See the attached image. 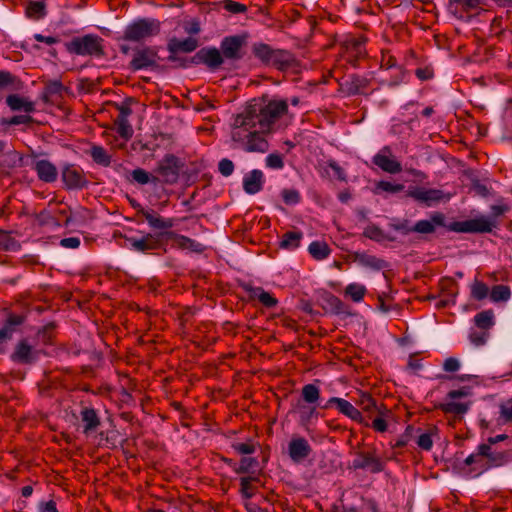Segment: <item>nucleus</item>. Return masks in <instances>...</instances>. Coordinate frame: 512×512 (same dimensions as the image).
<instances>
[{"instance_id":"f257e3e1","label":"nucleus","mask_w":512,"mask_h":512,"mask_svg":"<svg viewBox=\"0 0 512 512\" xmlns=\"http://www.w3.org/2000/svg\"><path fill=\"white\" fill-rule=\"evenodd\" d=\"M287 113L288 102L285 99H271L265 104L253 99L236 115V123L238 126H258L271 132L273 125Z\"/></svg>"},{"instance_id":"f03ea898","label":"nucleus","mask_w":512,"mask_h":512,"mask_svg":"<svg viewBox=\"0 0 512 512\" xmlns=\"http://www.w3.org/2000/svg\"><path fill=\"white\" fill-rule=\"evenodd\" d=\"M446 217L441 212H434L430 220H420L413 226V232L430 234L435 231V226L446 227L449 231L457 233H489L494 227L489 219L479 217L465 221H454L446 224Z\"/></svg>"},{"instance_id":"7ed1b4c3","label":"nucleus","mask_w":512,"mask_h":512,"mask_svg":"<svg viewBox=\"0 0 512 512\" xmlns=\"http://www.w3.org/2000/svg\"><path fill=\"white\" fill-rule=\"evenodd\" d=\"M269 133L258 126H238L235 117L231 137L248 153H265L269 150V142L265 137Z\"/></svg>"},{"instance_id":"20e7f679","label":"nucleus","mask_w":512,"mask_h":512,"mask_svg":"<svg viewBox=\"0 0 512 512\" xmlns=\"http://www.w3.org/2000/svg\"><path fill=\"white\" fill-rule=\"evenodd\" d=\"M104 40L95 34L77 36L65 43V48L70 54L90 57L105 56Z\"/></svg>"},{"instance_id":"39448f33","label":"nucleus","mask_w":512,"mask_h":512,"mask_svg":"<svg viewBox=\"0 0 512 512\" xmlns=\"http://www.w3.org/2000/svg\"><path fill=\"white\" fill-rule=\"evenodd\" d=\"M160 22L156 19L142 18L129 24L123 33V39L131 42H141L159 34Z\"/></svg>"},{"instance_id":"423d86ee","label":"nucleus","mask_w":512,"mask_h":512,"mask_svg":"<svg viewBox=\"0 0 512 512\" xmlns=\"http://www.w3.org/2000/svg\"><path fill=\"white\" fill-rule=\"evenodd\" d=\"M158 59L159 56L156 47H138L134 50L133 57L129 63V68L132 71H138L142 69L157 70L160 68Z\"/></svg>"},{"instance_id":"0eeeda50","label":"nucleus","mask_w":512,"mask_h":512,"mask_svg":"<svg viewBox=\"0 0 512 512\" xmlns=\"http://www.w3.org/2000/svg\"><path fill=\"white\" fill-rule=\"evenodd\" d=\"M61 179L66 190H82L89 185L84 170L76 164H65L62 167Z\"/></svg>"},{"instance_id":"6e6552de","label":"nucleus","mask_w":512,"mask_h":512,"mask_svg":"<svg viewBox=\"0 0 512 512\" xmlns=\"http://www.w3.org/2000/svg\"><path fill=\"white\" fill-rule=\"evenodd\" d=\"M180 168L179 158L173 154H167L158 162L155 173L158 175L159 182L174 184L179 178Z\"/></svg>"},{"instance_id":"1a4fd4ad","label":"nucleus","mask_w":512,"mask_h":512,"mask_svg":"<svg viewBox=\"0 0 512 512\" xmlns=\"http://www.w3.org/2000/svg\"><path fill=\"white\" fill-rule=\"evenodd\" d=\"M189 61L195 65L204 64L209 70L215 71L224 63V58L219 49L215 47H204L190 57Z\"/></svg>"},{"instance_id":"9d476101","label":"nucleus","mask_w":512,"mask_h":512,"mask_svg":"<svg viewBox=\"0 0 512 512\" xmlns=\"http://www.w3.org/2000/svg\"><path fill=\"white\" fill-rule=\"evenodd\" d=\"M333 405L336 406L337 410L341 414L357 423L369 427V423L365 421V418L362 416L361 412L349 401L339 397H331L323 406V408L328 409Z\"/></svg>"},{"instance_id":"9b49d317","label":"nucleus","mask_w":512,"mask_h":512,"mask_svg":"<svg viewBox=\"0 0 512 512\" xmlns=\"http://www.w3.org/2000/svg\"><path fill=\"white\" fill-rule=\"evenodd\" d=\"M244 45L245 36H228L221 41L220 51L224 59L240 60L243 57L242 48Z\"/></svg>"},{"instance_id":"f8f14e48","label":"nucleus","mask_w":512,"mask_h":512,"mask_svg":"<svg viewBox=\"0 0 512 512\" xmlns=\"http://www.w3.org/2000/svg\"><path fill=\"white\" fill-rule=\"evenodd\" d=\"M369 85L370 80L368 78L353 74L339 82V92L345 96L365 94V90Z\"/></svg>"},{"instance_id":"ddd939ff","label":"nucleus","mask_w":512,"mask_h":512,"mask_svg":"<svg viewBox=\"0 0 512 512\" xmlns=\"http://www.w3.org/2000/svg\"><path fill=\"white\" fill-rule=\"evenodd\" d=\"M372 162L381 170L390 174H397L402 171L401 163L392 156V151L389 146L383 147L380 152L373 157Z\"/></svg>"},{"instance_id":"4468645a","label":"nucleus","mask_w":512,"mask_h":512,"mask_svg":"<svg viewBox=\"0 0 512 512\" xmlns=\"http://www.w3.org/2000/svg\"><path fill=\"white\" fill-rule=\"evenodd\" d=\"M161 235L162 234L147 233L140 238L128 237L126 239L133 250L146 253L161 248Z\"/></svg>"},{"instance_id":"2eb2a0df","label":"nucleus","mask_w":512,"mask_h":512,"mask_svg":"<svg viewBox=\"0 0 512 512\" xmlns=\"http://www.w3.org/2000/svg\"><path fill=\"white\" fill-rule=\"evenodd\" d=\"M354 469H369L372 473L381 472L384 465L376 456L375 452H356V458L353 460Z\"/></svg>"},{"instance_id":"dca6fc26","label":"nucleus","mask_w":512,"mask_h":512,"mask_svg":"<svg viewBox=\"0 0 512 512\" xmlns=\"http://www.w3.org/2000/svg\"><path fill=\"white\" fill-rule=\"evenodd\" d=\"M312 452L309 442L304 437H293L288 444V454L294 463H300Z\"/></svg>"},{"instance_id":"f3484780","label":"nucleus","mask_w":512,"mask_h":512,"mask_svg":"<svg viewBox=\"0 0 512 512\" xmlns=\"http://www.w3.org/2000/svg\"><path fill=\"white\" fill-rule=\"evenodd\" d=\"M488 446L480 444L477 448V452L469 455L464 463L466 466H472L471 471L481 474L489 470L488 457H486V451Z\"/></svg>"},{"instance_id":"a211bd4d","label":"nucleus","mask_w":512,"mask_h":512,"mask_svg":"<svg viewBox=\"0 0 512 512\" xmlns=\"http://www.w3.org/2000/svg\"><path fill=\"white\" fill-rule=\"evenodd\" d=\"M32 168L35 170L38 179L44 183H53L57 180V167L49 160H36Z\"/></svg>"},{"instance_id":"6ab92c4d","label":"nucleus","mask_w":512,"mask_h":512,"mask_svg":"<svg viewBox=\"0 0 512 512\" xmlns=\"http://www.w3.org/2000/svg\"><path fill=\"white\" fill-rule=\"evenodd\" d=\"M269 65L277 68L280 71H287L297 67L298 61L291 52L287 50L275 49Z\"/></svg>"},{"instance_id":"aec40b11","label":"nucleus","mask_w":512,"mask_h":512,"mask_svg":"<svg viewBox=\"0 0 512 512\" xmlns=\"http://www.w3.org/2000/svg\"><path fill=\"white\" fill-rule=\"evenodd\" d=\"M485 445L488 446L486 457H488L489 469L502 467L512 462V449L498 450L490 444Z\"/></svg>"},{"instance_id":"412c9836","label":"nucleus","mask_w":512,"mask_h":512,"mask_svg":"<svg viewBox=\"0 0 512 512\" xmlns=\"http://www.w3.org/2000/svg\"><path fill=\"white\" fill-rule=\"evenodd\" d=\"M483 0H449L448 10L458 19H464L466 14L477 9Z\"/></svg>"},{"instance_id":"4be33fe9","label":"nucleus","mask_w":512,"mask_h":512,"mask_svg":"<svg viewBox=\"0 0 512 512\" xmlns=\"http://www.w3.org/2000/svg\"><path fill=\"white\" fill-rule=\"evenodd\" d=\"M138 215H142L153 229H170L174 226L173 219H164L154 210H146L139 206Z\"/></svg>"},{"instance_id":"5701e85b","label":"nucleus","mask_w":512,"mask_h":512,"mask_svg":"<svg viewBox=\"0 0 512 512\" xmlns=\"http://www.w3.org/2000/svg\"><path fill=\"white\" fill-rule=\"evenodd\" d=\"M407 195L427 205H430L432 202H439L444 198V193L438 189L416 188L409 191Z\"/></svg>"},{"instance_id":"b1692460","label":"nucleus","mask_w":512,"mask_h":512,"mask_svg":"<svg viewBox=\"0 0 512 512\" xmlns=\"http://www.w3.org/2000/svg\"><path fill=\"white\" fill-rule=\"evenodd\" d=\"M199 46V41L196 38L188 37L185 39L171 38L167 44L168 52H182L190 53L196 50Z\"/></svg>"},{"instance_id":"393cba45","label":"nucleus","mask_w":512,"mask_h":512,"mask_svg":"<svg viewBox=\"0 0 512 512\" xmlns=\"http://www.w3.org/2000/svg\"><path fill=\"white\" fill-rule=\"evenodd\" d=\"M264 176L261 170L254 169L243 179V189L247 194H256L262 190Z\"/></svg>"},{"instance_id":"a878e982","label":"nucleus","mask_w":512,"mask_h":512,"mask_svg":"<svg viewBox=\"0 0 512 512\" xmlns=\"http://www.w3.org/2000/svg\"><path fill=\"white\" fill-rule=\"evenodd\" d=\"M245 290L250 300L257 299L266 308H274L278 304V300L262 287L246 286Z\"/></svg>"},{"instance_id":"bb28decb","label":"nucleus","mask_w":512,"mask_h":512,"mask_svg":"<svg viewBox=\"0 0 512 512\" xmlns=\"http://www.w3.org/2000/svg\"><path fill=\"white\" fill-rule=\"evenodd\" d=\"M11 359L21 364H30L34 361L32 347L26 340H22L17 344L15 351L11 355Z\"/></svg>"},{"instance_id":"cd10ccee","label":"nucleus","mask_w":512,"mask_h":512,"mask_svg":"<svg viewBox=\"0 0 512 512\" xmlns=\"http://www.w3.org/2000/svg\"><path fill=\"white\" fill-rule=\"evenodd\" d=\"M353 260L360 265L373 270H381L387 267L386 261L367 253L355 252L353 254Z\"/></svg>"},{"instance_id":"c85d7f7f","label":"nucleus","mask_w":512,"mask_h":512,"mask_svg":"<svg viewBox=\"0 0 512 512\" xmlns=\"http://www.w3.org/2000/svg\"><path fill=\"white\" fill-rule=\"evenodd\" d=\"M25 317L18 314H9L4 326L0 329V341L12 338L17 327L23 324Z\"/></svg>"},{"instance_id":"c756f323","label":"nucleus","mask_w":512,"mask_h":512,"mask_svg":"<svg viewBox=\"0 0 512 512\" xmlns=\"http://www.w3.org/2000/svg\"><path fill=\"white\" fill-rule=\"evenodd\" d=\"M166 235L170 239H172L176 246L180 249H188L197 253H201L204 251L205 247L201 243L196 242L193 239H190L184 235H179L174 232H168L166 233Z\"/></svg>"},{"instance_id":"7c9ffc66","label":"nucleus","mask_w":512,"mask_h":512,"mask_svg":"<svg viewBox=\"0 0 512 512\" xmlns=\"http://www.w3.org/2000/svg\"><path fill=\"white\" fill-rule=\"evenodd\" d=\"M81 419L84 423L83 433L89 434L95 431L101 424L100 418L98 417L95 409L84 407L81 410Z\"/></svg>"},{"instance_id":"2f4dec72","label":"nucleus","mask_w":512,"mask_h":512,"mask_svg":"<svg viewBox=\"0 0 512 512\" xmlns=\"http://www.w3.org/2000/svg\"><path fill=\"white\" fill-rule=\"evenodd\" d=\"M6 103L13 111L23 110L26 113L35 111V105L33 102L28 101L27 99L20 97L17 94L8 95L6 98Z\"/></svg>"},{"instance_id":"473e14b6","label":"nucleus","mask_w":512,"mask_h":512,"mask_svg":"<svg viewBox=\"0 0 512 512\" xmlns=\"http://www.w3.org/2000/svg\"><path fill=\"white\" fill-rule=\"evenodd\" d=\"M302 237L303 234L301 232L288 231L283 234L279 246L282 249L294 250L299 247Z\"/></svg>"},{"instance_id":"72a5a7b5","label":"nucleus","mask_w":512,"mask_h":512,"mask_svg":"<svg viewBox=\"0 0 512 512\" xmlns=\"http://www.w3.org/2000/svg\"><path fill=\"white\" fill-rule=\"evenodd\" d=\"M470 407V402L468 403H458V402H447L440 403L435 406V408L440 409L442 412L446 414H454V415H463L465 414Z\"/></svg>"},{"instance_id":"f704fd0d","label":"nucleus","mask_w":512,"mask_h":512,"mask_svg":"<svg viewBox=\"0 0 512 512\" xmlns=\"http://www.w3.org/2000/svg\"><path fill=\"white\" fill-rule=\"evenodd\" d=\"M21 81L19 78L9 71H0V91L1 90H18L20 88Z\"/></svg>"},{"instance_id":"c9c22d12","label":"nucleus","mask_w":512,"mask_h":512,"mask_svg":"<svg viewBox=\"0 0 512 512\" xmlns=\"http://www.w3.org/2000/svg\"><path fill=\"white\" fill-rule=\"evenodd\" d=\"M474 322L479 329L489 330L495 324L494 312L492 310L479 312L475 315Z\"/></svg>"},{"instance_id":"e433bc0d","label":"nucleus","mask_w":512,"mask_h":512,"mask_svg":"<svg viewBox=\"0 0 512 512\" xmlns=\"http://www.w3.org/2000/svg\"><path fill=\"white\" fill-rule=\"evenodd\" d=\"M308 251L311 254V256L316 260H322L327 258L331 252L327 243L322 241L312 242L308 247Z\"/></svg>"},{"instance_id":"4c0bfd02","label":"nucleus","mask_w":512,"mask_h":512,"mask_svg":"<svg viewBox=\"0 0 512 512\" xmlns=\"http://www.w3.org/2000/svg\"><path fill=\"white\" fill-rule=\"evenodd\" d=\"M90 156L92 157L93 161L98 165L107 167L111 163V156L101 146L93 145L90 149Z\"/></svg>"},{"instance_id":"58836bf2","label":"nucleus","mask_w":512,"mask_h":512,"mask_svg":"<svg viewBox=\"0 0 512 512\" xmlns=\"http://www.w3.org/2000/svg\"><path fill=\"white\" fill-rule=\"evenodd\" d=\"M274 51L275 49H272L269 45L264 43L255 44L253 46L254 55L266 65L270 64Z\"/></svg>"},{"instance_id":"ea45409f","label":"nucleus","mask_w":512,"mask_h":512,"mask_svg":"<svg viewBox=\"0 0 512 512\" xmlns=\"http://www.w3.org/2000/svg\"><path fill=\"white\" fill-rule=\"evenodd\" d=\"M259 478L256 476H247L240 479V493L243 498L250 499L255 494V488L252 482H258Z\"/></svg>"},{"instance_id":"a19ab883","label":"nucleus","mask_w":512,"mask_h":512,"mask_svg":"<svg viewBox=\"0 0 512 512\" xmlns=\"http://www.w3.org/2000/svg\"><path fill=\"white\" fill-rule=\"evenodd\" d=\"M301 397L304 402L314 404L320 398V390L314 384H306L301 390Z\"/></svg>"},{"instance_id":"79ce46f5","label":"nucleus","mask_w":512,"mask_h":512,"mask_svg":"<svg viewBox=\"0 0 512 512\" xmlns=\"http://www.w3.org/2000/svg\"><path fill=\"white\" fill-rule=\"evenodd\" d=\"M363 236L371 240L381 242L384 240L394 241L393 237H389L376 225H369L363 231Z\"/></svg>"},{"instance_id":"37998d69","label":"nucleus","mask_w":512,"mask_h":512,"mask_svg":"<svg viewBox=\"0 0 512 512\" xmlns=\"http://www.w3.org/2000/svg\"><path fill=\"white\" fill-rule=\"evenodd\" d=\"M297 406L300 413V423L303 426L309 425L312 419L317 418L319 415L315 407L302 405L300 401L298 402Z\"/></svg>"},{"instance_id":"c03bdc74","label":"nucleus","mask_w":512,"mask_h":512,"mask_svg":"<svg viewBox=\"0 0 512 512\" xmlns=\"http://www.w3.org/2000/svg\"><path fill=\"white\" fill-rule=\"evenodd\" d=\"M510 296V288L502 284L493 286L490 292V298L494 302L507 301Z\"/></svg>"},{"instance_id":"a18cd8bd","label":"nucleus","mask_w":512,"mask_h":512,"mask_svg":"<svg viewBox=\"0 0 512 512\" xmlns=\"http://www.w3.org/2000/svg\"><path fill=\"white\" fill-rule=\"evenodd\" d=\"M131 176L134 181L139 184L145 185L149 182L158 183L159 178L153 175H150L146 170L142 168L134 169L131 173Z\"/></svg>"},{"instance_id":"49530a36","label":"nucleus","mask_w":512,"mask_h":512,"mask_svg":"<svg viewBox=\"0 0 512 512\" xmlns=\"http://www.w3.org/2000/svg\"><path fill=\"white\" fill-rule=\"evenodd\" d=\"M258 466V460L254 457H243L240 464L234 467V472L237 474H245L253 471Z\"/></svg>"},{"instance_id":"de8ad7c7","label":"nucleus","mask_w":512,"mask_h":512,"mask_svg":"<svg viewBox=\"0 0 512 512\" xmlns=\"http://www.w3.org/2000/svg\"><path fill=\"white\" fill-rule=\"evenodd\" d=\"M366 293V288L363 285L352 283L345 289V294L349 296L354 302H359L363 299Z\"/></svg>"},{"instance_id":"09e8293b","label":"nucleus","mask_w":512,"mask_h":512,"mask_svg":"<svg viewBox=\"0 0 512 512\" xmlns=\"http://www.w3.org/2000/svg\"><path fill=\"white\" fill-rule=\"evenodd\" d=\"M489 288L487 284L482 281L475 280L471 286V296L475 300H483L487 297Z\"/></svg>"},{"instance_id":"8fccbe9b","label":"nucleus","mask_w":512,"mask_h":512,"mask_svg":"<svg viewBox=\"0 0 512 512\" xmlns=\"http://www.w3.org/2000/svg\"><path fill=\"white\" fill-rule=\"evenodd\" d=\"M26 14L30 18L39 19L45 14V4L39 1L29 2L26 8Z\"/></svg>"},{"instance_id":"3c124183","label":"nucleus","mask_w":512,"mask_h":512,"mask_svg":"<svg viewBox=\"0 0 512 512\" xmlns=\"http://www.w3.org/2000/svg\"><path fill=\"white\" fill-rule=\"evenodd\" d=\"M117 133L124 139L128 140L133 135V129L128 119H115Z\"/></svg>"},{"instance_id":"603ef678","label":"nucleus","mask_w":512,"mask_h":512,"mask_svg":"<svg viewBox=\"0 0 512 512\" xmlns=\"http://www.w3.org/2000/svg\"><path fill=\"white\" fill-rule=\"evenodd\" d=\"M403 189H404V185L403 184H393V183L388 182V181H379L376 184L375 192L376 193L387 192V193L394 194V193L401 192Z\"/></svg>"},{"instance_id":"864d4df0","label":"nucleus","mask_w":512,"mask_h":512,"mask_svg":"<svg viewBox=\"0 0 512 512\" xmlns=\"http://www.w3.org/2000/svg\"><path fill=\"white\" fill-rule=\"evenodd\" d=\"M132 98H126L122 103H115L114 107L119 111V115L116 119H128V117L132 114V109L130 107Z\"/></svg>"},{"instance_id":"5fc2aeb1","label":"nucleus","mask_w":512,"mask_h":512,"mask_svg":"<svg viewBox=\"0 0 512 512\" xmlns=\"http://www.w3.org/2000/svg\"><path fill=\"white\" fill-rule=\"evenodd\" d=\"M232 448L238 453L242 455H250L253 454L256 450V445L252 441H248L245 443H233Z\"/></svg>"},{"instance_id":"6e6d98bb","label":"nucleus","mask_w":512,"mask_h":512,"mask_svg":"<svg viewBox=\"0 0 512 512\" xmlns=\"http://www.w3.org/2000/svg\"><path fill=\"white\" fill-rule=\"evenodd\" d=\"M223 7L226 11L233 14L244 13L247 10L246 5L232 0H224Z\"/></svg>"},{"instance_id":"4d7b16f0","label":"nucleus","mask_w":512,"mask_h":512,"mask_svg":"<svg viewBox=\"0 0 512 512\" xmlns=\"http://www.w3.org/2000/svg\"><path fill=\"white\" fill-rule=\"evenodd\" d=\"M358 403L364 411L370 412L376 408L375 400L368 393H361Z\"/></svg>"},{"instance_id":"13d9d810","label":"nucleus","mask_w":512,"mask_h":512,"mask_svg":"<svg viewBox=\"0 0 512 512\" xmlns=\"http://www.w3.org/2000/svg\"><path fill=\"white\" fill-rule=\"evenodd\" d=\"M266 165L272 169H282L284 167L282 155L278 153L269 154L266 158Z\"/></svg>"},{"instance_id":"bf43d9fd","label":"nucleus","mask_w":512,"mask_h":512,"mask_svg":"<svg viewBox=\"0 0 512 512\" xmlns=\"http://www.w3.org/2000/svg\"><path fill=\"white\" fill-rule=\"evenodd\" d=\"M283 201L288 204H297L300 201V194L295 189H284L282 191Z\"/></svg>"},{"instance_id":"052dcab7","label":"nucleus","mask_w":512,"mask_h":512,"mask_svg":"<svg viewBox=\"0 0 512 512\" xmlns=\"http://www.w3.org/2000/svg\"><path fill=\"white\" fill-rule=\"evenodd\" d=\"M219 172L225 176H230L234 171V164L231 160L224 158L218 164Z\"/></svg>"},{"instance_id":"680f3d73","label":"nucleus","mask_w":512,"mask_h":512,"mask_svg":"<svg viewBox=\"0 0 512 512\" xmlns=\"http://www.w3.org/2000/svg\"><path fill=\"white\" fill-rule=\"evenodd\" d=\"M33 118L29 115H15L11 117L10 119L6 120L5 123L8 125H29L33 123Z\"/></svg>"},{"instance_id":"e2e57ef3","label":"nucleus","mask_w":512,"mask_h":512,"mask_svg":"<svg viewBox=\"0 0 512 512\" xmlns=\"http://www.w3.org/2000/svg\"><path fill=\"white\" fill-rule=\"evenodd\" d=\"M14 243V239L6 230L0 229V250H8Z\"/></svg>"},{"instance_id":"0e129e2a","label":"nucleus","mask_w":512,"mask_h":512,"mask_svg":"<svg viewBox=\"0 0 512 512\" xmlns=\"http://www.w3.org/2000/svg\"><path fill=\"white\" fill-rule=\"evenodd\" d=\"M417 445L426 451H429L433 446V441L429 433H423L418 437Z\"/></svg>"},{"instance_id":"69168bd1","label":"nucleus","mask_w":512,"mask_h":512,"mask_svg":"<svg viewBox=\"0 0 512 512\" xmlns=\"http://www.w3.org/2000/svg\"><path fill=\"white\" fill-rule=\"evenodd\" d=\"M390 227L396 231L402 232L403 234H408L410 232H413V226L411 227L409 225L408 220H402V221L390 223Z\"/></svg>"},{"instance_id":"338daca9","label":"nucleus","mask_w":512,"mask_h":512,"mask_svg":"<svg viewBox=\"0 0 512 512\" xmlns=\"http://www.w3.org/2000/svg\"><path fill=\"white\" fill-rule=\"evenodd\" d=\"M413 428L411 426H408L405 430V433L402 434L397 440L396 442L392 445L393 448H403L407 445L409 439H410V436H411V432H412Z\"/></svg>"},{"instance_id":"774afa93","label":"nucleus","mask_w":512,"mask_h":512,"mask_svg":"<svg viewBox=\"0 0 512 512\" xmlns=\"http://www.w3.org/2000/svg\"><path fill=\"white\" fill-rule=\"evenodd\" d=\"M501 416L508 422L512 421V399L501 404Z\"/></svg>"}]
</instances>
